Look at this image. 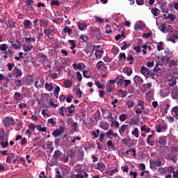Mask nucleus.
<instances>
[{
  "mask_svg": "<svg viewBox=\"0 0 178 178\" xmlns=\"http://www.w3.org/2000/svg\"><path fill=\"white\" fill-rule=\"evenodd\" d=\"M156 24L162 33H165V34L168 33H172V29L166 27V24L159 23L156 21Z\"/></svg>",
  "mask_w": 178,
  "mask_h": 178,
  "instance_id": "obj_1",
  "label": "nucleus"
},
{
  "mask_svg": "<svg viewBox=\"0 0 178 178\" xmlns=\"http://www.w3.org/2000/svg\"><path fill=\"white\" fill-rule=\"evenodd\" d=\"M2 122L6 127L15 124V120L12 117H6Z\"/></svg>",
  "mask_w": 178,
  "mask_h": 178,
  "instance_id": "obj_2",
  "label": "nucleus"
},
{
  "mask_svg": "<svg viewBox=\"0 0 178 178\" xmlns=\"http://www.w3.org/2000/svg\"><path fill=\"white\" fill-rule=\"evenodd\" d=\"M140 72L142 73V74H143V76H145V77H147V76H150L151 77H154V72H152V71L149 70V69H148L145 66L141 67Z\"/></svg>",
  "mask_w": 178,
  "mask_h": 178,
  "instance_id": "obj_3",
  "label": "nucleus"
},
{
  "mask_svg": "<svg viewBox=\"0 0 178 178\" xmlns=\"http://www.w3.org/2000/svg\"><path fill=\"white\" fill-rule=\"evenodd\" d=\"M150 168L154 169V168H159L162 166V161H161V159H157L156 160H150Z\"/></svg>",
  "mask_w": 178,
  "mask_h": 178,
  "instance_id": "obj_4",
  "label": "nucleus"
},
{
  "mask_svg": "<svg viewBox=\"0 0 178 178\" xmlns=\"http://www.w3.org/2000/svg\"><path fill=\"white\" fill-rule=\"evenodd\" d=\"M44 33L46 35H47L49 40H54V35L55 34V31L54 29L48 28L44 30Z\"/></svg>",
  "mask_w": 178,
  "mask_h": 178,
  "instance_id": "obj_5",
  "label": "nucleus"
},
{
  "mask_svg": "<svg viewBox=\"0 0 178 178\" xmlns=\"http://www.w3.org/2000/svg\"><path fill=\"white\" fill-rule=\"evenodd\" d=\"M13 74L16 79H20L23 76V72L22 70L19 69L17 67H15L13 70Z\"/></svg>",
  "mask_w": 178,
  "mask_h": 178,
  "instance_id": "obj_6",
  "label": "nucleus"
},
{
  "mask_svg": "<svg viewBox=\"0 0 178 178\" xmlns=\"http://www.w3.org/2000/svg\"><path fill=\"white\" fill-rule=\"evenodd\" d=\"M178 79V76L172 75V77L168 79V85L169 87H175L176 86V80Z\"/></svg>",
  "mask_w": 178,
  "mask_h": 178,
  "instance_id": "obj_7",
  "label": "nucleus"
},
{
  "mask_svg": "<svg viewBox=\"0 0 178 178\" xmlns=\"http://www.w3.org/2000/svg\"><path fill=\"white\" fill-rule=\"evenodd\" d=\"M74 111H76V107L74 106V105L72 104L71 106L65 108V115L66 116H72V114L73 113V112H74Z\"/></svg>",
  "mask_w": 178,
  "mask_h": 178,
  "instance_id": "obj_8",
  "label": "nucleus"
},
{
  "mask_svg": "<svg viewBox=\"0 0 178 178\" xmlns=\"http://www.w3.org/2000/svg\"><path fill=\"white\" fill-rule=\"evenodd\" d=\"M159 5L160 6V9H161V12L163 13H169V9L166 6V2L164 1H159Z\"/></svg>",
  "mask_w": 178,
  "mask_h": 178,
  "instance_id": "obj_9",
  "label": "nucleus"
},
{
  "mask_svg": "<svg viewBox=\"0 0 178 178\" xmlns=\"http://www.w3.org/2000/svg\"><path fill=\"white\" fill-rule=\"evenodd\" d=\"M146 25L145 23L140 21L138 24H135L134 29L136 31H138V30H142V29H145Z\"/></svg>",
  "mask_w": 178,
  "mask_h": 178,
  "instance_id": "obj_10",
  "label": "nucleus"
},
{
  "mask_svg": "<svg viewBox=\"0 0 178 178\" xmlns=\"http://www.w3.org/2000/svg\"><path fill=\"white\" fill-rule=\"evenodd\" d=\"M171 97L173 99H178V87H175L172 90Z\"/></svg>",
  "mask_w": 178,
  "mask_h": 178,
  "instance_id": "obj_11",
  "label": "nucleus"
},
{
  "mask_svg": "<svg viewBox=\"0 0 178 178\" xmlns=\"http://www.w3.org/2000/svg\"><path fill=\"white\" fill-rule=\"evenodd\" d=\"M134 81L135 86H137L138 83L143 84L144 80H143V78H141V76L136 75L135 77L134 78Z\"/></svg>",
  "mask_w": 178,
  "mask_h": 178,
  "instance_id": "obj_12",
  "label": "nucleus"
},
{
  "mask_svg": "<svg viewBox=\"0 0 178 178\" xmlns=\"http://www.w3.org/2000/svg\"><path fill=\"white\" fill-rule=\"evenodd\" d=\"M15 101H22L23 99V95L19 92H16L13 95Z\"/></svg>",
  "mask_w": 178,
  "mask_h": 178,
  "instance_id": "obj_13",
  "label": "nucleus"
},
{
  "mask_svg": "<svg viewBox=\"0 0 178 178\" xmlns=\"http://www.w3.org/2000/svg\"><path fill=\"white\" fill-rule=\"evenodd\" d=\"M44 83H45V81L44 79H41L40 81H37L35 83V88H42V87H44Z\"/></svg>",
  "mask_w": 178,
  "mask_h": 178,
  "instance_id": "obj_14",
  "label": "nucleus"
},
{
  "mask_svg": "<svg viewBox=\"0 0 178 178\" xmlns=\"http://www.w3.org/2000/svg\"><path fill=\"white\" fill-rule=\"evenodd\" d=\"M97 67L98 70H106V66H105V63L102 61H99L97 64Z\"/></svg>",
  "mask_w": 178,
  "mask_h": 178,
  "instance_id": "obj_15",
  "label": "nucleus"
},
{
  "mask_svg": "<svg viewBox=\"0 0 178 178\" xmlns=\"http://www.w3.org/2000/svg\"><path fill=\"white\" fill-rule=\"evenodd\" d=\"M124 80V77L123 76H119L115 79V82L117 83V85L122 86V84H123Z\"/></svg>",
  "mask_w": 178,
  "mask_h": 178,
  "instance_id": "obj_16",
  "label": "nucleus"
},
{
  "mask_svg": "<svg viewBox=\"0 0 178 178\" xmlns=\"http://www.w3.org/2000/svg\"><path fill=\"white\" fill-rule=\"evenodd\" d=\"M122 72L128 76H131V74H133V70L130 67H124Z\"/></svg>",
  "mask_w": 178,
  "mask_h": 178,
  "instance_id": "obj_17",
  "label": "nucleus"
},
{
  "mask_svg": "<svg viewBox=\"0 0 178 178\" xmlns=\"http://www.w3.org/2000/svg\"><path fill=\"white\" fill-rule=\"evenodd\" d=\"M62 155H63V153H62V152H60V150L57 149L54 152V154L53 155V158L54 159H59V158H60V156H62Z\"/></svg>",
  "mask_w": 178,
  "mask_h": 178,
  "instance_id": "obj_18",
  "label": "nucleus"
},
{
  "mask_svg": "<svg viewBox=\"0 0 178 178\" xmlns=\"http://www.w3.org/2000/svg\"><path fill=\"white\" fill-rule=\"evenodd\" d=\"M1 134L0 140H1V141H5V140H8V135L5 134V129H1Z\"/></svg>",
  "mask_w": 178,
  "mask_h": 178,
  "instance_id": "obj_19",
  "label": "nucleus"
},
{
  "mask_svg": "<svg viewBox=\"0 0 178 178\" xmlns=\"http://www.w3.org/2000/svg\"><path fill=\"white\" fill-rule=\"evenodd\" d=\"M128 128L129 125L127 124H123L122 126H121V127L119 129V133L120 136H123V133L126 131V130H127Z\"/></svg>",
  "mask_w": 178,
  "mask_h": 178,
  "instance_id": "obj_20",
  "label": "nucleus"
},
{
  "mask_svg": "<svg viewBox=\"0 0 178 178\" xmlns=\"http://www.w3.org/2000/svg\"><path fill=\"white\" fill-rule=\"evenodd\" d=\"M40 23L41 27H44V29H46V27H47L48 26V20L45 19H41L40 20Z\"/></svg>",
  "mask_w": 178,
  "mask_h": 178,
  "instance_id": "obj_21",
  "label": "nucleus"
},
{
  "mask_svg": "<svg viewBox=\"0 0 178 178\" xmlns=\"http://www.w3.org/2000/svg\"><path fill=\"white\" fill-rule=\"evenodd\" d=\"M78 27L81 31H83V30L87 29V24H86V22L78 23Z\"/></svg>",
  "mask_w": 178,
  "mask_h": 178,
  "instance_id": "obj_22",
  "label": "nucleus"
},
{
  "mask_svg": "<svg viewBox=\"0 0 178 178\" xmlns=\"http://www.w3.org/2000/svg\"><path fill=\"white\" fill-rule=\"evenodd\" d=\"M104 54V50L101 49V50H98L97 49L95 55L97 59H98V58H101V56H102V54Z\"/></svg>",
  "mask_w": 178,
  "mask_h": 178,
  "instance_id": "obj_23",
  "label": "nucleus"
},
{
  "mask_svg": "<svg viewBox=\"0 0 178 178\" xmlns=\"http://www.w3.org/2000/svg\"><path fill=\"white\" fill-rule=\"evenodd\" d=\"M44 88L45 90H47V91H52V90H54V87L52 86V83H46L45 86H44Z\"/></svg>",
  "mask_w": 178,
  "mask_h": 178,
  "instance_id": "obj_24",
  "label": "nucleus"
},
{
  "mask_svg": "<svg viewBox=\"0 0 178 178\" xmlns=\"http://www.w3.org/2000/svg\"><path fill=\"white\" fill-rule=\"evenodd\" d=\"M23 49H24V52H30V51H31V49H33V45L24 44Z\"/></svg>",
  "mask_w": 178,
  "mask_h": 178,
  "instance_id": "obj_25",
  "label": "nucleus"
},
{
  "mask_svg": "<svg viewBox=\"0 0 178 178\" xmlns=\"http://www.w3.org/2000/svg\"><path fill=\"white\" fill-rule=\"evenodd\" d=\"M152 13L154 15V16H158V15L161 13V10L158 9L157 8H152Z\"/></svg>",
  "mask_w": 178,
  "mask_h": 178,
  "instance_id": "obj_26",
  "label": "nucleus"
},
{
  "mask_svg": "<svg viewBox=\"0 0 178 178\" xmlns=\"http://www.w3.org/2000/svg\"><path fill=\"white\" fill-rule=\"evenodd\" d=\"M101 129H103V130H108L109 128V124L105 122H102L100 124Z\"/></svg>",
  "mask_w": 178,
  "mask_h": 178,
  "instance_id": "obj_27",
  "label": "nucleus"
},
{
  "mask_svg": "<svg viewBox=\"0 0 178 178\" xmlns=\"http://www.w3.org/2000/svg\"><path fill=\"white\" fill-rule=\"evenodd\" d=\"M118 168H115L111 170H108L107 172H106V175H108V176H113V175H115V173H118Z\"/></svg>",
  "mask_w": 178,
  "mask_h": 178,
  "instance_id": "obj_28",
  "label": "nucleus"
},
{
  "mask_svg": "<svg viewBox=\"0 0 178 178\" xmlns=\"http://www.w3.org/2000/svg\"><path fill=\"white\" fill-rule=\"evenodd\" d=\"M13 156H15V154L13 153H10L8 156L6 158V162H7V163H11Z\"/></svg>",
  "mask_w": 178,
  "mask_h": 178,
  "instance_id": "obj_29",
  "label": "nucleus"
},
{
  "mask_svg": "<svg viewBox=\"0 0 178 178\" xmlns=\"http://www.w3.org/2000/svg\"><path fill=\"white\" fill-rule=\"evenodd\" d=\"M33 24L31 23V21L29 19H26L24 21V29H29L30 26H31Z\"/></svg>",
  "mask_w": 178,
  "mask_h": 178,
  "instance_id": "obj_30",
  "label": "nucleus"
},
{
  "mask_svg": "<svg viewBox=\"0 0 178 178\" xmlns=\"http://www.w3.org/2000/svg\"><path fill=\"white\" fill-rule=\"evenodd\" d=\"M25 42L26 44H33V42H35V39L34 38H25Z\"/></svg>",
  "mask_w": 178,
  "mask_h": 178,
  "instance_id": "obj_31",
  "label": "nucleus"
},
{
  "mask_svg": "<svg viewBox=\"0 0 178 178\" xmlns=\"http://www.w3.org/2000/svg\"><path fill=\"white\" fill-rule=\"evenodd\" d=\"M126 105L128 108H134V101L133 100H127Z\"/></svg>",
  "mask_w": 178,
  "mask_h": 178,
  "instance_id": "obj_32",
  "label": "nucleus"
},
{
  "mask_svg": "<svg viewBox=\"0 0 178 178\" xmlns=\"http://www.w3.org/2000/svg\"><path fill=\"white\" fill-rule=\"evenodd\" d=\"M70 178H84V176L83 175V174H81V172L79 171L78 174L76 175L73 174L72 175H71Z\"/></svg>",
  "mask_w": 178,
  "mask_h": 178,
  "instance_id": "obj_33",
  "label": "nucleus"
},
{
  "mask_svg": "<svg viewBox=\"0 0 178 178\" xmlns=\"http://www.w3.org/2000/svg\"><path fill=\"white\" fill-rule=\"evenodd\" d=\"M169 66L170 67H171V69H176V67L177 66V62H176V60H172L170 63Z\"/></svg>",
  "mask_w": 178,
  "mask_h": 178,
  "instance_id": "obj_34",
  "label": "nucleus"
},
{
  "mask_svg": "<svg viewBox=\"0 0 178 178\" xmlns=\"http://www.w3.org/2000/svg\"><path fill=\"white\" fill-rule=\"evenodd\" d=\"M58 113L61 116H65V113H66V108L65 106H61L59 109Z\"/></svg>",
  "mask_w": 178,
  "mask_h": 178,
  "instance_id": "obj_35",
  "label": "nucleus"
},
{
  "mask_svg": "<svg viewBox=\"0 0 178 178\" xmlns=\"http://www.w3.org/2000/svg\"><path fill=\"white\" fill-rule=\"evenodd\" d=\"M71 127L73 129V131H79V123L74 122L71 125Z\"/></svg>",
  "mask_w": 178,
  "mask_h": 178,
  "instance_id": "obj_36",
  "label": "nucleus"
},
{
  "mask_svg": "<svg viewBox=\"0 0 178 178\" xmlns=\"http://www.w3.org/2000/svg\"><path fill=\"white\" fill-rule=\"evenodd\" d=\"M78 156L79 157L80 161H83V158H84V152L83 150H78Z\"/></svg>",
  "mask_w": 178,
  "mask_h": 178,
  "instance_id": "obj_37",
  "label": "nucleus"
},
{
  "mask_svg": "<svg viewBox=\"0 0 178 178\" xmlns=\"http://www.w3.org/2000/svg\"><path fill=\"white\" fill-rule=\"evenodd\" d=\"M72 81H70V80H66L64 82V86L65 87V88H70V87H72Z\"/></svg>",
  "mask_w": 178,
  "mask_h": 178,
  "instance_id": "obj_38",
  "label": "nucleus"
},
{
  "mask_svg": "<svg viewBox=\"0 0 178 178\" xmlns=\"http://www.w3.org/2000/svg\"><path fill=\"white\" fill-rule=\"evenodd\" d=\"M158 143H159L160 145H166V139L163 138H160L159 139Z\"/></svg>",
  "mask_w": 178,
  "mask_h": 178,
  "instance_id": "obj_39",
  "label": "nucleus"
},
{
  "mask_svg": "<svg viewBox=\"0 0 178 178\" xmlns=\"http://www.w3.org/2000/svg\"><path fill=\"white\" fill-rule=\"evenodd\" d=\"M63 30L65 34H68L69 35H70V33L72 31V29H70L67 26H65Z\"/></svg>",
  "mask_w": 178,
  "mask_h": 178,
  "instance_id": "obj_40",
  "label": "nucleus"
},
{
  "mask_svg": "<svg viewBox=\"0 0 178 178\" xmlns=\"http://www.w3.org/2000/svg\"><path fill=\"white\" fill-rule=\"evenodd\" d=\"M14 83L17 87H22V86H23L22 80L20 79H15Z\"/></svg>",
  "mask_w": 178,
  "mask_h": 178,
  "instance_id": "obj_41",
  "label": "nucleus"
},
{
  "mask_svg": "<svg viewBox=\"0 0 178 178\" xmlns=\"http://www.w3.org/2000/svg\"><path fill=\"white\" fill-rule=\"evenodd\" d=\"M165 19H170L171 22L176 20V15L175 14H169Z\"/></svg>",
  "mask_w": 178,
  "mask_h": 178,
  "instance_id": "obj_42",
  "label": "nucleus"
},
{
  "mask_svg": "<svg viewBox=\"0 0 178 178\" xmlns=\"http://www.w3.org/2000/svg\"><path fill=\"white\" fill-rule=\"evenodd\" d=\"M2 80H6L7 83H9V81H10L9 77L5 76L2 74H0V81H2Z\"/></svg>",
  "mask_w": 178,
  "mask_h": 178,
  "instance_id": "obj_43",
  "label": "nucleus"
},
{
  "mask_svg": "<svg viewBox=\"0 0 178 178\" xmlns=\"http://www.w3.org/2000/svg\"><path fill=\"white\" fill-rule=\"evenodd\" d=\"M130 152H133L134 153L133 156H136V151L135 149L130 148L129 149L127 150L125 153L127 154V155H130Z\"/></svg>",
  "mask_w": 178,
  "mask_h": 178,
  "instance_id": "obj_44",
  "label": "nucleus"
},
{
  "mask_svg": "<svg viewBox=\"0 0 178 178\" xmlns=\"http://www.w3.org/2000/svg\"><path fill=\"white\" fill-rule=\"evenodd\" d=\"M8 49V44H0V51H5Z\"/></svg>",
  "mask_w": 178,
  "mask_h": 178,
  "instance_id": "obj_45",
  "label": "nucleus"
},
{
  "mask_svg": "<svg viewBox=\"0 0 178 178\" xmlns=\"http://www.w3.org/2000/svg\"><path fill=\"white\" fill-rule=\"evenodd\" d=\"M162 62H169L170 60V56L169 55H165L161 58Z\"/></svg>",
  "mask_w": 178,
  "mask_h": 178,
  "instance_id": "obj_46",
  "label": "nucleus"
},
{
  "mask_svg": "<svg viewBox=\"0 0 178 178\" xmlns=\"http://www.w3.org/2000/svg\"><path fill=\"white\" fill-rule=\"evenodd\" d=\"M167 41H170L171 42H173V44H176V39L172 35H168L167 37Z\"/></svg>",
  "mask_w": 178,
  "mask_h": 178,
  "instance_id": "obj_47",
  "label": "nucleus"
},
{
  "mask_svg": "<svg viewBox=\"0 0 178 178\" xmlns=\"http://www.w3.org/2000/svg\"><path fill=\"white\" fill-rule=\"evenodd\" d=\"M130 47V44H127V42H123V44L122 46L121 47V49L122 51H126V49H127V47Z\"/></svg>",
  "mask_w": 178,
  "mask_h": 178,
  "instance_id": "obj_48",
  "label": "nucleus"
},
{
  "mask_svg": "<svg viewBox=\"0 0 178 178\" xmlns=\"http://www.w3.org/2000/svg\"><path fill=\"white\" fill-rule=\"evenodd\" d=\"M55 171H56V177L63 178V177H62V175H60V170H59V168H56Z\"/></svg>",
  "mask_w": 178,
  "mask_h": 178,
  "instance_id": "obj_49",
  "label": "nucleus"
},
{
  "mask_svg": "<svg viewBox=\"0 0 178 178\" xmlns=\"http://www.w3.org/2000/svg\"><path fill=\"white\" fill-rule=\"evenodd\" d=\"M92 136H93L95 138H98V137H99V129L94 131L92 134Z\"/></svg>",
  "mask_w": 178,
  "mask_h": 178,
  "instance_id": "obj_50",
  "label": "nucleus"
},
{
  "mask_svg": "<svg viewBox=\"0 0 178 178\" xmlns=\"http://www.w3.org/2000/svg\"><path fill=\"white\" fill-rule=\"evenodd\" d=\"M51 6H59V5H60V3L58 0H52L51 1Z\"/></svg>",
  "mask_w": 178,
  "mask_h": 178,
  "instance_id": "obj_51",
  "label": "nucleus"
},
{
  "mask_svg": "<svg viewBox=\"0 0 178 178\" xmlns=\"http://www.w3.org/2000/svg\"><path fill=\"white\" fill-rule=\"evenodd\" d=\"M62 134L59 129H56L54 132H53V136L54 137H59Z\"/></svg>",
  "mask_w": 178,
  "mask_h": 178,
  "instance_id": "obj_52",
  "label": "nucleus"
},
{
  "mask_svg": "<svg viewBox=\"0 0 178 178\" xmlns=\"http://www.w3.org/2000/svg\"><path fill=\"white\" fill-rule=\"evenodd\" d=\"M132 136H135V137H136V138H138L139 137V134H138V128H135L134 131H132Z\"/></svg>",
  "mask_w": 178,
  "mask_h": 178,
  "instance_id": "obj_53",
  "label": "nucleus"
},
{
  "mask_svg": "<svg viewBox=\"0 0 178 178\" xmlns=\"http://www.w3.org/2000/svg\"><path fill=\"white\" fill-rule=\"evenodd\" d=\"M119 119L121 122H124V120H126V119H127V115L122 114L120 115Z\"/></svg>",
  "mask_w": 178,
  "mask_h": 178,
  "instance_id": "obj_54",
  "label": "nucleus"
},
{
  "mask_svg": "<svg viewBox=\"0 0 178 178\" xmlns=\"http://www.w3.org/2000/svg\"><path fill=\"white\" fill-rule=\"evenodd\" d=\"M119 59L120 60H126V54L124 53H120L119 55Z\"/></svg>",
  "mask_w": 178,
  "mask_h": 178,
  "instance_id": "obj_55",
  "label": "nucleus"
},
{
  "mask_svg": "<svg viewBox=\"0 0 178 178\" xmlns=\"http://www.w3.org/2000/svg\"><path fill=\"white\" fill-rule=\"evenodd\" d=\"M59 91H60V88L59 86H56L55 90H54V95L55 97L58 98V95H59Z\"/></svg>",
  "mask_w": 178,
  "mask_h": 178,
  "instance_id": "obj_56",
  "label": "nucleus"
},
{
  "mask_svg": "<svg viewBox=\"0 0 178 178\" xmlns=\"http://www.w3.org/2000/svg\"><path fill=\"white\" fill-rule=\"evenodd\" d=\"M111 126H113L114 127H115V129H119L120 124H119V122L113 121L111 124Z\"/></svg>",
  "mask_w": 178,
  "mask_h": 178,
  "instance_id": "obj_57",
  "label": "nucleus"
},
{
  "mask_svg": "<svg viewBox=\"0 0 178 178\" xmlns=\"http://www.w3.org/2000/svg\"><path fill=\"white\" fill-rule=\"evenodd\" d=\"M33 2V0H26V6H31L32 8Z\"/></svg>",
  "mask_w": 178,
  "mask_h": 178,
  "instance_id": "obj_58",
  "label": "nucleus"
},
{
  "mask_svg": "<svg viewBox=\"0 0 178 178\" xmlns=\"http://www.w3.org/2000/svg\"><path fill=\"white\" fill-rule=\"evenodd\" d=\"M86 69V65L83 63H79L78 64V70H84Z\"/></svg>",
  "mask_w": 178,
  "mask_h": 178,
  "instance_id": "obj_59",
  "label": "nucleus"
},
{
  "mask_svg": "<svg viewBox=\"0 0 178 178\" xmlns=\"http://www.w3.org/2000/svg\"><path fill=\"white\" fill-rule=\"evenodd\" d=\"M8 70L10 72L15 67V63H8L7 65Z\"/></svg>",
  "mask_w": 178,
  "mask_h": 178,
  "instance_id": "obj_60",
  "label": "nucleus"
},
{
  "mask_svg": "<svg viewBox=\"0 0 178 178\" xmlns=\"http://www.w3.org/2000/svg\"><path fill=\"white\" fill-rule=\"evenodd\" d=\"M74 97L72 95H70L67 97L66 98V101L68 104H70V102H72V99H73Z\"/></svg>",
  "mask_w": 178,
  "mask_h": 178,
  "instance_id": "obj_61",
  "label": "nucleus"
},
{
  "mask_svg": "<svg viewBox=\"0 0 178 178\" xmlns=\"http://www.w3.org/2000/svg\"><path fill=\"white\" fill-rule=\"evenodd\" d=\"M1 145L2 147V148H6L8 147V145H9V143H8V141H2L1 142Z\"/></svg>",
  "mask_w": 178,
  "mask_h": 178,
  "instance_id": "obj_62",
  "label": "nucleus"
},
{
  "mask_svg": "<svg viewBox=\"0 0 178 178\" xmlns=\"http://www.w3.org/2000/svg\"><path fill=\"white\" fill-rule=\"evenodd\" d=\"M95 86L97 87V88L104 90V85H102V83H101V82H95Z\"/></svg>",
  "mask_w": 178,
  "mask_h": 178,
  "instance_id": "obj_63",
  "label": "nucleus"
},
{
  "mask_svg": "<svg viewBox=\"0 0 178 178\" xmlns=\"http://www.w3.org/2000/svg\"><path fill=\"white\" fill-rule=\"evenodd\" d=\"M162 49H163V44H162V42H160L157 45V51H162Z\"/></svg>",
  "mask_w": 178,
  "mask_h": 178,
  "instance_id": "obj_64",
  "label": "nucleus"
}]
</instances>
